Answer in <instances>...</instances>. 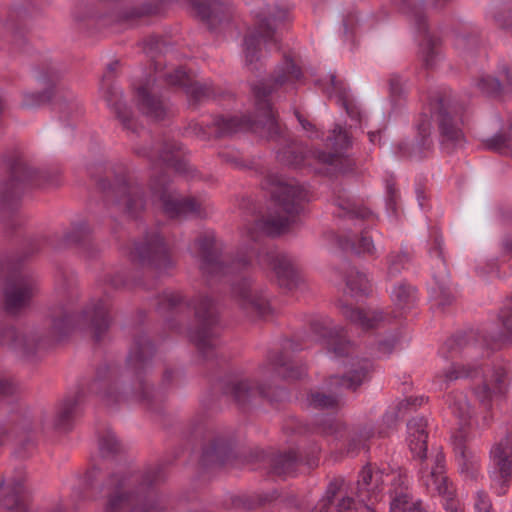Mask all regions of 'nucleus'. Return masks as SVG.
Segmentation results:
<instances>
[{"label":"nucleus","instance_id":"obj_64","mask_svg":"<svg viewBox=\"0 0 512 512\" xmlns=\"http://www.w3.org/2000/svg\"><path fill=\"white\" fill-rule=\"evenodd\" d=\"M386 194L388 205L394 208L398 197V190L392 180H388L386 182Z\"/></svg>","mask_w":512,"mask_h":512},{"label":"nucleus","instance_id":"obj_12","mask_svg":"<svg viewBox=\"0 0 512 512\" xmlns=\"http://www.w3.org/2000/svg\"><path fill=\"white\" fill-rule=\"evenodd\" d=\"M130 258L133 262L150 267L159 274L167 273L176 265L170 248L159 232H150L143 242L135 243Z\"/></svg>","mask_w":512,"mask_h":512},{"label":"nucleus","instance_id":"obj_43","mask_svg":"<svg viewBox=\"0 0 512 512\" xmlns=\"http://www.w3.org/2000/svg\"><path fill=\"white\" fill-rule=\"evenodd\" d=\"M346 285L354 296L366 295L371 291V285L367 276L357 270H351L347 275Z\"/></svg>","mask_w":512,"mask_h":512},{"label":"nucleus","instance_id":"obj_16","mask_svg":"<svg viewBox=\"0 0 512 512\" xmlns=\"http://www.w3.org/2000/svg\"><path fill=\"white\" fill-rule=\"evenodd\" d=\"M492 471L490 472L491 488L498 495L506 492L512 478V434L496 442L490 451Z\"/></svg>","mask_w":512,"mask_h":512},{"label":"nucleus","instance_id":"obj_40","mask_svg":"<svg viewBox=\"0 0 512 512\" xmlns=\"http://www.w3.org/2000/svg\"><path fill=\"white\" fill-rule=\"evenodd\" d=\"M269 360L273 370L283 378L299 379L305 374V369L302 366H294L288 355L279 353L276 356H270Z\"/></svg>","mask_w":512,"mask_h":512},{"label":"nucleus","instance_id":"obj_55","mask_svg":"<svg viewBox=\"0 0 512 512\" xmlns=\"http://www.w3.org/2000/svg\"><path fill=\"white\" fill-rule=\"evenodd\" d=\"M474 512H493V506L488 493L482 489L477 490L473 496Z\"/></svg>","mask_w":512,"mask_h":512},{"label":"nucleus","instance_id":"obj_48","mask_svg":"<svg viewBox=\"0 0 512 512\" xmlns=\"http://www.w3.org/2000/svg\"><path fill=\"white\" fill-rule=\"evenodd\" d=\"M276 498V492H273L270 495L260 496V495H241L235 496L232 498V504L235 508H241L245 510L254 509L255 507L269 502Z\"/></svg>","mask_w":512,"mask_h":512},{"label":"nucleus","instance_id":"obj_49","mask_svg":"<svg viewBox=\"0 0 512 512\" xmlns=\"http://www.w3.org/2000/svg\"><path fill=\"white\" fill-rule=\"evenodd\" d=\"M411 260V254L408 250H401L400 252H392L387 257L389 277L397 276Z\"/></svg>","mask_w":512,"mask_h":512},{"label":"nucleus","instance_id":"obj_23","mask_svg":"<svg viewBox=\"0 0 512 512\" xmlns=\"http://www.w3.org/2000/svg\"><path fill=\"white\" fill-rule=\"evenodd\" d=\"M311 329L317 339L325 343L328 350L336 357L353 354V344L346 338L343 329L334 326L329 318L313 321Z\"/></svg>","mask_w":512,"mask_h":512},{"label":"nucleus","instance_id":"obj_61","mask_svg":"<svg viewBox=\"0 0 512 512\" xmlns=\"http://www.w3.org/2000/svg\"><path fill=\"white\" fill-rule=\"evenodd\" d=\"M15 385L11 379L0 374V398L12 395L15 392Z\"/></svg>","mask_w":512,"mask_h":512},{"label":"nucleus","instance_id":"obj_21","mask_svg":"<svg viewBox=\"0 0 512 512\" xmlns=\"http://www.w3.org/2000/svg\"><path fill=\"white\" fill-rule=\"evenodd\" d=\"M400 6L402 11L409 15L414 21L417 29L424 33L423 40L420 44V56L423 64L427 68H431L436 64L439 56V40L427 33V23L422 12V4L417 6L412 4L411 0H394Z\"/></svg>","mask_w":512,"mask_h":512},{"label":"nucleus","instance_id":"obj_52","mask_svg":"<svg viewBox=\"0 0 512 512\" xmlns=\"http://www.w3.org/2000/svg\"><path fill=\"white\" fill-rule=\"evenodd\" d=\"M373 436V430L371 427H363L357 432L353 433L350 442L348 444V452L354 453L360 447H363L365 442Z\"/></svg>","mask_w":512,"mask_h":512},{"label":"nucleus","instance_id":"obj_9","mask_svg":"<svg viewBox=\"0 0 512 512\" xmlns=\"http://www.w3.org/2000/svg\"><path fill=\"white\" fill-rule=\"evenodd\" d=\"M194 324L188 330L189 340L205 358L214 356L220 346L221 324L214 301L207 295L193 300Z\"/></svg>","mask_w":512,"mask_h":512},{"label":"nucleus","instance_id":"obj_42","mask_svg":"<svg viewBox=\"0 0 512 512\" xmlns=\"http://www.w3.org/2000/svg\"><path fill=\"white\" fill-rule=\"evenodd\" d=\"M332 94L337 97V102L346 110V113L352 119L360 120V110L353 104L349 97V93L341 81H338L336 76H331Z\"/></svg>","mask_w":512,"mask_h":512},{"label":"nucleus","instance_id":"obj_46","mask_svg":"<svg viewBox=\"0 0 512 512\" xmlns=\"http://www.w3.org/2000/svg\"><path fill=\"white\" fill-rule=\"evenodd\" d=\"M186 94L196 102L214 98L216 93L211 84L190 81L185 87Z\"/></svg>","mask_w":512,"mask_h":512},{"label":"nucleus","instance_id":"obj_20","mask_svg":"<svg viewBox=\"0 0 512 512\" xmlns=\"http://www.w3.org/2000/svg\"><path fill=\"white\" fill-rule=\"evenodd\" d=\"M398 472L388 473L384 469L367 464L359 472L357 480V496L361 502L374 504L382 498L387 480L393 483V476Z\"/></svg>","mask_w":512,"mask_h":512},{"label":"nucleus","instance_id":"obj_37","mask_svg":"<svg viewBox=\"0 0 512 512\" xmlns=\"http://www.w3.org/2000/svg\"><path fill=\"white\" fill-rule=\"evenodd\" d=\"M416 299L417 290L414 286L406 282L396 284L391 292V300L397 309L394 318L401 316L403 311L412 308Z\"/></svg>","mask_w":512,"mask_h":512},{"label":"nucleus","instance_id":"obj_27","mask_svg":"<svg viewBox=\"0 0 512 512\" xmlns=\"http://www.w3.org/2000/svg\"><path fill=\"white\" fill-rule=\"evenodd\" d=\"M390 512H425L421 501H414L409 492V479L405 472L398 471L393 476L392 488L389 490Z\"/></svg>","mask_w":512,"mask_h":512},{"label":"nucleus","instance_id":"obj_6","mask_svg":"<svg viewBox=\"0 0 512 512\" xmlns=\"http://www.w3.org/2000/svg\"><path fill=\"white\" fill-rule=\"evenodd\" d=\"M164 478L159 465L144 471L121 469L103 483L104 512H162L155 486Z\"/></svg>","mask_w":512,"mask_h":512},{"label":"nucleus","instance_id":"obj_54","mask_svg":"<svg viewBox=\"0 0 512 512\" xmlns=\"http://www.w3.org/2000/svg\"><path fill=\"white\" fill-rule=\"evenodd\" d=\"M351 249L358 254L373 255L375 252L373 241L365 230L362 231L357 243L351 240Z\"/></svg>","mask_w":512,"mask_h":512},{"label":"nucleus","instance_id":"obj_13","mask_svg":"<svg viewBox=\"0 0 512 512\" xmlns=\"http://www.w3.org/2000/svg\"><path fill=\"white\" fill-rule=\"evenodd\" d=\"M421 460L419 481L429 494L441 497L456 494V489L447 476L445 455L441 450Z\"/></svg>","mask_w":512,"mask_h":512},{"label":"nucleus","instance_id":"obj_15","mask_svg":"<svg viewBox=\"0 0 512 512\" xmlns=\"http://www.w3.org/2000/svg\"><path fill=\"white\" fill-rule=\"evenodd\" d=\"M505 341L506 337L503 335L497 337L484 335L480 343L473 332L457 333L446 340L441 349V353L444 357L451 359L457 356H462L465 359H473L480 353L483 354L482 350L484 348L494 350L499 348Z\"/></svg>","mask_w":512,"mask_h":512},{"label":"nucleus","instance_id":"obj_38","mask_svg":"<svg viewBox=\"0 0 512 512\" xmlns=\"http://www.w3.org/2000/svg\"><path fill=\"white\" fill-rule=\"evenodd\" d=\"M66 239L69 243L76 245L87 258L95 257L98 252L93 243L90 229L85 223L73 227L72 231L67 234Z\"/></svg>","mask_w":512,"mask_h":512},{"label":"nucleus","instance_id":"obj_58","mask_svg":"<svg viewBox=\"0 0 512 512\" xmlns=\"http://www.w3.org/2000/svg\"><path fill=\"white\" fill-rule=\"evenodd\" d=\"M345 429V425L336 419L328 418L321 423V431L327 435L342 436Z\"/></svg>","mask_w":512,"mask_h":512},{"label":"nucleus","instance_id":"obj_22","mask_svg":"<svg viewBox=\"0 0 512 512\" xmlns=\"http://www.w3.org/2000/svg\"><path fill=\"white\" fill-rule=\"evenodd\" d=\"M343 478H334L326 488L325 496L318 502L315 512H329L334 506L335 512H376L367 504H356L354 499L342 495Z\"/></svg>","mask_w":512,"mask_h":512},{"label":"nucleus","instance_id":"obj_39","mask_svg":"<svg viewBox=\"0 0 512 512\" xmlns=\"http://www.w3.org/2000/svg\"><path fill=\"white\" fill-rule=\"evenodd\" d=\"M303 459L296 451L279 454L272 459L271 472L277 476H291Z\"/></svg>","mask_w":512,"mask_h":512},{"label":"nucleus","instance_id":"obj_4","mask_svg":"<svg viewBox=\"0 0 512 512\" xmlns=\"http://www.w3.org/2000/svg\"><path fill=\"white\" fill-rule=\"evenodd\" d=\"M181 147L176 141H166L156 152L150 148H135V153L153 159L157 157L160 171L155 172L151 178L150 190L152 201L158 203L163 213L171 219H183L188 217L206 218L212 212V205L197 197H179L169 188L170 177L164 169L173 168L181 175L190 173L189 163L181 156Z\"/></svg>","mask_w":512,"mask_h":512},{"label":"nucleus","instance_id":"obj_59","mask_svg":"<svg viewBox=\"0 0 512 512\" xmlns=\"http://www.w3.org/2000/svg\"><path fill=\"white\" fill-rule=\"evenodd\" d=\"M166 81L170 85L181 86L185 89L191 79L185 70L178 68L174 72L166 75Z\"/></svg>","mask_w":512,"mask_h":512},{"label":"nucleus","instance_id":"obj_51","mask_svg":"<svg viewBox=\"0 0 512 512\" xmlns=\"http://www.w3.org/2000/svg\"><path fill=\"white\" fill-rule=\"evenodd\" d=\"M183 302V296L180 292L165 291L159 297L158 310L173 311L176 310Z\"/></svg>","mask_w":512,"mask_h":512},{"label":"nucleus","instance_id":"obj_3","mask_svg":"<svg viewBox=\"0 0 512 512\" xmlns=\"http://www.w3.org/2000/svg\"><path fill=\"white\" fill-rule=\"evenodd\" d=\"M110 304L106 299L92 300L83 310L76 311L69 302L55 306L49 314V326L45 335L21 332L13 326L0 329V345L23 357H32L45 348L68 336L75 329H88L96 341H100L111 324Z\"/></svg>","mask_w":512,"mask_h":512},{"label":"nucleus","instance_id":"obj_47","mask_svg":"<svg viewBox=\"0 0 512 512\" xmlns=\"http://www.w3.org/2000/svg\"><path fill=\"white\" fill-rule=\"evenodd\" d=\"M308 401L316 409H336L340 406L341 399L335 393L313 392L309 395Z\"/></svg>","mask_w":512,"mask_h":512},{"label":"nucleus","instance_id":"obj_44","mask_svg":"<svg viewBox=\"0 0 512 512\" xmlns=\"http://www.w3.org/2000/svg\"><path fill=\"white\" fill-rule=\"evenodd\" d=\"M447 402L452 413L460 420L466 421L471 415V407L467 397L462 392L451 393Z\"/></svg>","mask_w":512,"mask_h":512},{"label":"nucleus","instance_id":"obj_17","mask_svg":"<svg viewBox=\"0 0 512 512\" xmlns=\"http://www.w3.org/2000/svg\"><path fill=\"white\" fill-rule=\"evenodd\" d=\"M232 294L248 317L265 318L272 313L269 297L262 290L252 287L250 280L246 278L233 284Z\"/></svg>","mask_w":512,"mask_h":512},{"label":"nucleus","instance_id":"obj_57","mask_svg":"<svg viewBox=\"0 0 512 512\" xmlns=\"http://www.w3.org/2000/svg\"><path fill=\"white\" fill-rule=\"evenodd\" d=\"M438 284L440 295L435 298L436 305L444 308L453 303L454 297L446 290V280L444 275H434Z\"/></svg>","mask_w":512,"mask_h":512},{"label":"nucleus","instance_id":"obj_24","mask_svg":"<svg viewBox=\"0 0 512 512\" xmlns=\"http://www.w3.org/2000/svg\"><path fill=\"white\" fill-rule=\"evenodd\" d=\"M372 362L366 358H353L347 372L342 376L332 375L327 380L330 390L343 389L356 391L370 377Z\"/></svg>","mask_w":512,"mask_h":512},{"label":"nucleus","instance_id":"obj_45","mask_svg":"<svg viewBox=\"0 0 512 512\" xmlns=\"http://www.w3.org/2000/svg\"><path fill=\"white\" fill-rule=\"evenodd\" d=\"M99 450L103 457H110L122 452L123 447L111 430H106L99 437Z\"/></svg>","mask_w":512,"mask_h":512},{"label":"nucleus","instance_id":"obj_7","mask_svg":"<svg viewBox=\"0 0 512 512\" xmlns=\"http://www.w3.org/2000/svg\"><path fill=\"white\" fill-rule=\"evenodd\" d=\"M287 17L288 10L275 3L266 4L255 12V26L247 32L242 44L244 65L248 70L253 72L261 68L263 44H274L279 49L275 37V26Z\"/></svg>","mask_w":512,"mask_h":512},{"label":"nucleus","instance_id":"obj_1","mask_svg":"<svg viewBox=\"0 0 512 512\" xmlns=\"http://www.w3.org/2000/svg\"><path fill=\"white\" fill-rule=\"evenodd\" d=\"M268 181L271 196L284 215L277 212L246 224L237 257L229 266L224 265L220 260L215 233L205 231L200 234L191 249L203 275L207 277L226 275L236 267H247L252 258L257 256L260 265L273 270L281 287L293 290L300 286L303 278L295 261L284 253L266 247L263 240L265 236H278L290 229L302 210L303 202L307 200V191L294 179L270 175Z\"/></svg>","mask_w":512,"mask_h":512},{"label":"nucleus","instance_id":"obj_53","mask_svg":"<svg viewBox=\"0 0 512 512\" xmlns=\"http://www.w3.org/2000/svg\"><path fill=\"white\" fill-rule=\"evenodd\" d=\"M52 94L50 91L44 92H25L23 94L22 106L33 108L40 106L50 100Z\"/></svg>","mask_w":512,"mask_h":512},{"label":"nucleus","instance_id":"obj_18","mask_svg":"<svg viewBox=\"0 0 512 512\" xmlns=\"http://www.w3.org/2000/svg\"><path fill=\"white\" fill-rule=\"evenodd\" d=\"M415 129V140L400 141L395 152L402 158L419 161L428 157L433 147L431 115L422 112L415 122Z\"/></svg>","mask_w":512,"mask_h":512},{"label":"nucleus","instance_id":"obj_50","mask_svg":"<svg viewBox=\"0 0 512 512\" xmlns=\"http://www.w3.org/2000/svg\"><path fill=\"white\" fill-rule=\"evenodd\" d=\"M511 137L505 133H497L482 141L484 148L490 151L505 153L510 148Z\"/></svg>","mask_w":512,"mask_h":512},{"label":"nucleus","instance_id":"obj_14","mask_svg":"<svg viewBox=\"0 0 512 512\" xmlns=\"http://www.w3.org/2000/svg\"><path fill=\"white\" fill-rule=\"evenodd\" d=\"M37 176L38 173L26 164L17 162L12 167L10 178L0 184V213L11 215L16 211L25 185L28 182L37 186L42 185L36 179Z\"/></svg>","mask_w":512,"mask_h":512},{"label":"nucleus","instance_id":"obj_11","mask_svg":"<svg viewBox=\"0 0 512 512\" xmlns=\"http://www.w3.org/2000/svg\"><path fill=\"white\" fill-rule=\"evenodd\" d=\"M6 279L4 287V307L7 313L16 314L29 306L38 288L36 280L19 269L15 263L0 261V279Z\"/></svg>","mask_w":512,"mask_h":512},{"label":"nucleus","instance_id":"obj_33","mask_svg":"<svg viewBox=\"0 0 512 512\" xmlns=\"http://www.w3.org/2000/svg\"><path fill=\"white\" fill-rule=\"evenodd\" d=\"M427 420L424 417H414L407 424L408 445L414 457L424 459L427 455Z\"/></svg>","mask_w":512,"mask_h":512},{"label":"nucleus","instance_id":"obj_5","mask_svg":"<svg viewBox=\"0 0 512 512\" xmlns=\"http://www.w3.org/2000/svg\"><path fill=\"white\" fill-rule=\"evenodd\" d=\"M154 353V346L145 334L135 336L126 360L125 377L132 382L130 386H125L122 393L117 392L118 382L115 380L114 371L104 366L97 371L96 378L90 383V392L97 394L107 406L130 398L150 405L151 387L147 376L152 370Z\"/></svg>","mask_w":512,"mask_h":512},{"label":"nucleus","instance_id":"obj_28","mask_svg":"<svg viewBox=\"0 0 512 512\" xmlns=\"http://www.w3.org/2000/svg\"><path fill=\"white\" fill-rule=\"evenodd\" d=\"M453 445L459 473L467 479L477 480L481 466L479 455L466 445L462 436H455Z\"/></svg>","mask_w":512,"mask_h":512},{"label":"nucleus","instance_id":"obj_60","mask_svg":"<svg viewBox=\"0 0 512 512\" xmlns=\"http://www.w3.org/2000/svg\"><path fill=\"white\" fill-rule=\"evenodd\" d=\"M500 318L508 335L512 338V301L501 311Z\"/></svg>","mask_w":512,"mask_h":512},{"label":"nucleus","instance_id":"obj_26","mask_svg":"<svg viewBox=\"0 0 512 512\" xmlns=\"http://www.w3.org/2000/svg\"><path fill=\"white\" fill-rule=\"evenodd\" d=\"M332 203L336 208L334 214L339 218L362 221L373 217L372 211L364 205L363 201L352 196L342 186H337L334 189Z\"/></svg>","mask_w":512,"mask_h":512},{"label":"nucleus","instance_id":"obj_62","mask_svg":"<svg viewBox=\"0 0 512 512\" xmlns=\"http://www.w3.org/2000/svg\"><path fill=\"white\" fill-rule=\"evenodd\" d=\"M402 80L398 75H391L389 78V91L393 98L399 97L402 94Z\"/></svg>","mask_w":512,"mask_h":512},{"label":"nucleus","instance_id":"obj_25","mask_svg":"<svg viewBox=\"0 0 512 512\" xmlns=\"http://www.w3.org/2000/svg\"><path fill=\"white\" fill-rule=\"evenodd\" d=\"M117 65L118 62H114L108 65V71L102 80V89L104 90L103 96L108 106L112 108L116 114V117L122 123L123 128L131 130L132 133H139L138 128L134 124L130 108H128L127 105L122 101V91L109 82V74L116 69Z\"/></svg>","mask_w":512,"mask_h":512},{"label":"nucleus","instance_id":"obj_30","mask_svg":"<svg viewBox=\"0 0 512 512\" xmlns=\"http://www.w3.org/2000/svg\"><path fill=\"white\" fill-rule=\"evenodd\" d=\"M340 310L343 317L362 330L377 328L387 319V316L379 309L365 310L343 304Z\"/></svg>","mask_w":512,"mask_h":512},{"label":"nucleus","instance_id":"obj_35","mask_svg":"<svg viewBox=\"0 0 512 512\" xmlns=\"http://www.w3.org/2000/svg\"><path fill=\"white\" fill-rule=\"evenodd\" d=\"M22 491L21 482L9 486L0 477V509L3 508L6 512H27L26 503L21 497Z\"/></svg>","mask_w":512,"mask_h":512},{"label":"nucleus","instance_id":"obj_34","mask_svg":"<svg viewBox=\"0 0 512 512\" xmlns=\"http://www.w3.org/2000/svg\"><path fill=\"white\" fill-rule=\"evenodd\" d=\"M135 98L138 109L146 116L156 120L163 119L166 116V104L148 87L141 86L137 88Z\"/></svg>","mask_w":512,"mask_h":512},{"label":"nucleus","instance_id":"obj_36","mask_svg":"<svg viewBox=\"0 0 512 512\" xmlns=\"http://www.w3.org/2000/svg\"><path fill=\"white\" fill-rule=\"evenodd\" d=\"M81 397V392H77L60 403L54 420L58 429L68 430L71 427L73 420L78 415Z\"/></svg>","mask_w":512,"mask_h":512},{"label":"nucleus","instance_id":"obj_31","mask_svg":"<svg viewBox=\"0 0 512 512\" xmlns=\"http://www.w3.org/2000/svg\"><path fill=\"white\" fill-rule=\"evenodd\" d=\"M100 2L112 7V17L119 23L132 24L139 19L152 15L156 12V6L144 3L139 6H123L125 0H99Z\"/></svg>","mask_w":512,"mask_h":512},{"label":"nucleus","instance_id":"obj_29","mask_svg":"<svg viewBox=\"0 0 512 512\" xmlns=\"http://www.w3.org/2000/svg\"><path fill=\"white\" fill-rule=\"evenodd\" d=\"M232 455L231 439L224 435H211L204 446L201 463L203 466L223 465Z\"/></svg>","mask_w":512,"mask_h":512},{"label":"nucleus","instance_id":"obj_63","mask_svg":"<svg viewBox=\"0 0 512 512\" xmlns=\"http://www.w3.org/2000/svg\"><path fill=\"white\" fill-rule=\"evenodd\" d=\"M445 500L444 509L446 512H464L458 500L454 495H446L442 497Z\"/></svg>","mask_w":512,"mask_h":512},{"label":"nucleus","instance_id":"obj_2","mask_svg":"<svg viewBox=\"0 0 512 512\" xmlns=\"http://www.w3.org/2000/svg\"><path fill=\"white\" fill-rule=\"evenodd\" d=\"M301 77V68L291 58L285 57L270 79L253 87L259 113L256 119L249 116H217L210 124L194 123L189 129L198 138L207 139L212 133L215 137H227L247 129L261 128L268 140L284 144L283 148L277 150V159L284 165L294 168L311 166L313 159L319 166L315 168L317 173L335 175L352 172L356 166L355 161L342 153L351 146V138L340 125H335L326 139V146L333 149L334 153L314 150L307 154L300 145L290 140L285 129L277 122L268 97L283 86L294 85Z\"/></svg>","mask_w":512,"mask_h":512},{"label":"nucleus","instance_id":"obj_19","mask_svg":"<svg viewBox=\"0 0 512 512\" xmlns=\"http://www.w3.org/2000/svg\"><path fill=\"white\" fill-rule=\"evenodd\" d=\"M222 391L241 409L248 408L258 398H270L265 386L239 375L226 378L222 383Z\"/></svg>","mask_w":512,"mask_h":512},{"label":"nucleus","instance_id":"obj_32","mask_svg":"<svg viewBox=\"0 0 512 512\" xmlns=\"http://www.w3.org/2000/svg\"><path fill=\"white\" fill-rule=\"evenodd\" d=\"M507 372L502 366L494 368L485 374L481 386L475 388V396L482 403H488L493 395L502 394L506 388Z\"/></svg>","mask_w":512,"mask_h":512},{"label":"nucleus","instance_id":"obj_10","mask_svg":"<svg viewBox=\"0 0 512 512\" xmlns=\"http://www.w3.org/2000/svg\"><path fill=\"white\" fill-rule=\"evenodd\" d=\"M429 111L434 113L437 120L440 144L447 153L465 144V135L462 129L463 107L454 102L450 95L435 93L429 99Z\"/></svg>","mask_w":512,"mask_h":512},{"label":"nucleus","instance_id":"obj_56","mask_svg":"<svg viewBox=\"0 0 512 512\" xmlns=\"http://www.w3.org/2000/svg\"><path fill=\"white\" fill-rule=\"evenodd\" d=\"M477 86L481 92L490 96L497 95L501 89L499 80L490 75L481 77L477 82Z\"/></svg>","mask_w":512,"mask_h":512},{"label":"nucleus","instance_id":"obj_41","mask_svg":"<svg viewBox=\"0 0 512 512\" xmlns=\"http://www.w3.org/2000/svg\"><path fill=\"white\" fill-rule=\"evenodd\" d=\"M481 366L476 363L453 362L443 375L439 376L443 382H451L460 378H474L480 374Z\"/></svg>","mask_w":512,"mask_h":512},{"label":"nucleus","instance_id":"obj_8","mask_svg":"<svg viewBox=\"0 0 512 512\" xmlns=\"http://www.w3.org/2000/svg\"><path fill=\"white\" fill-rule=\"evenodd\" d=\"M99 189L104 194L108 205H113L119 211L130 217H136L145 207L143 189L139 183L132 180L124 167L109 168L105 177L97 181Z\"/></svg>","mask_w":512,"mask_h":512}]
</instances>
